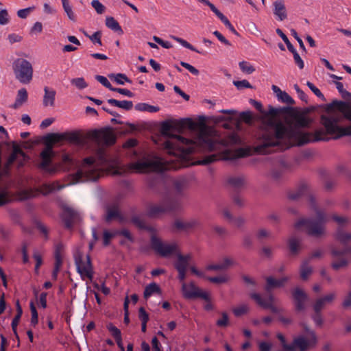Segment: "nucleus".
I'll return each mask as SVG.
<instances>
[{
	"mask_svg": "<svg viewBox=\"0 0 351 351\" xmlns=\"http://www.w3.org/2000/svg\"><path fill=\"white\" fill-rule=\"evenodd\" d=\"M289 169V166L285 161H281L278 166L272 169L271 171V178L276 181L280 180Z\"/></svg>",
	"mask_w": 351,
	"mask_h": 351,
	"instance_id": "393cba45",
	"label": "nucleus"
},
{
	"mask_svg": "<svg viewBox=\"0 0 351 351\" xmlns=\"http://www.w3.org/2000/svg\"><path fill=\"white\" fill-rule=\"evenodd\" d=\"M197 225L198 221L195 219L185 221L176 219L173 223V228L178 232H188L195 228Z\"/></svg>",
	"mask_w": 351,
	"mask_h": 351,
	"instance_id": "4be33fe9",
	"label": "nucleus"
},
{
	"mask_svg": "<svg viewBox=\"0 0 351 351\" xmlns=\"http://www.w3.org/2000/svg\"><path fill=\"white\" fill-rule=\"evenodd\" d=\"M173 128V125L170 122L166 121L162 123V134L169 138L164 143V147L170 154L185 158L200 151L214 152L205 156L200 162L202 165H209L220 160L234 161L247 155L245 150L242 148L234 151L227 149L224 141L213 138L206 131H202L195 139L191 140L171 134Z\"/></svg>",
	"mask_w": 351,
	"mask_h": 351,
	"instance_id": "f03ea898",
	"label": "nucleus"
},
{
	"mask_svg": "<svg viewBox=\"0 0 351 351\" xmlns=\"http://www.w3.org/2000/svg\"><path fill=\"white\" fill-rule=\"evenodd\" d=\"M10 22V16L6 9L0 10V25H5Z\"/></svg>",
	"mask_w": 351,
	"mask_h": 351,
	"instance_id": "864d4df0",
	"label": "nucleus"
},
{
	"mask_svg": "<svg viewBox=\"0 0 351 351\" xmlns=\"http://www.w3.org/2000/svg\"><path fill=\"white\" fill-rule=\"evenodd\" d=\"M335 238L341 243L345 245L351 241V232H346L341 227H339L335 232Z\"/></svg>",
	"mask_w": 351,
	"mask_h": 351,
	"instance_id": "473e14b6",
	"label": "nucleus"
},
{
	"mask_svg": "<svg viewBox=\"0 0 351 351\" xmlns=\"http://www.w3.org/2000/svg\"><path fill=\"white\" fill-rule=\"evenodd\" d=\"M288 280L287 277H283L280 279H275L273 277H267L266 278L267 285L265 286V291L269 293L270 291L276 287H281Z\"/></svg>",
	"mask_w": 351,
	"mask_h": 351,
	"instance_id": "bb28decb",
	"label": "nucleus"
},
{
	"mask_svg": "<svg viewBox=\"0 0 351 351\" xmlns=\"http://www.w3.org/2000/svg\"><path fill=\"white\" fill-rule=\"evenodd\" d=\"M106 25L111 30L117 32L119 34H122L123 33V29L119 23L112 16L106 17Z\"/></svg>",
	"mask_w": 351,
	"mask_h": 351,
	"instance_id": "f704fd0d",
	"label": "nucleus"
},
{
	"mask_svg": "<svg viewBox=\"0 0 351 351\" xmlns=\"http://www.w3.org/2000/svg\"><path fill=\"white\" fill-rule=\"evenodd\" d=\"M135 109L141 112H156L159 110L158 106H154L145 103H138L135 106Z\"/></svg>",
	"mask_w": 351,
	"mask_h": 351,
	"instance_id": "58836bf2",
	"label": "nucleus"
},
{
	"mask_svg": "<svg viewBox=\"0 0 351 351\" xmlns=\"http://www.w3.org/2000/svg\"><path fill=\"white\" fill-rule=\"evenodd\" d=\"M107 102L112 106L122 108L125 110H130L133 108V102L132 101H119L115 99H108Z\"/></svg>",
	"mask_w": 351,
	"mask_h": 351,
	"instance_id": "c756f323",
	"label": "nucleus"
},
{
	"mask_svg": "<svg viewBox=\"0 0 351 351\" xmlns=\"http://www.w3.org/2000/svg\"><path fill=\"white\" fill-rule=\"evenodd\" d=\"M292 111H295V109L290 106L274 107L272 106H269L268 114L271 116H278L287 114Z\"/></svg>",
	"mask_w": 351,
	"mask_h": 351,
	"instance_id": "7c9ffc66",
	"label": "nucleus"
},
{
	"mask_svg": "<svg viewBox=\"0 0 351 351\" xmlns=\"http://www.w3.org/2000/svg\"><path fill=\"white\" fill-rule=\"evenodd\" d=\"M154 293H161V289L160 287L155 282H152L147 285L144 290V298L147 299Z\"/></svg>",
	"mask_w": 351,
	"mask_h": 351,
	"instance_id": "c9c22d12",
	"label": "nucleus"
},
{
	"mask_svg": "<svg viewBox=\"0 0 351 351\" xmlns=\"http://www.w3.org/2000/svg\"><path fill=\"white\" fill-rule=\"evenodd\" d=\"M199 289L196 287L193 282H191L189 284L183 282L182 285V293L186 299L191 300L197 298Z\"/></svg>",
	"mask_w": 351,
	"mask_h": 351,
	"instance_id": "b1692460",
	"label": "nucleus"
},
{
	"mask_svg": "<svg viewBox=\"0 0 351 351\" xmlns=\"http://www.w3.org/2000/svg\"><path fill=\"white\" fill-rule=\"evenodd\" d=\"M24 147L27 149H40L39 168L44 169V135L36 136L28 141L24 142Z\"/></svg>",
	"mask_w": 351,
	"mask_h": 351,
	"instance_id": "dca6fc26",
	"label": "nucleus"
},
{
	"mask_svg": "<svg viewBox=\"0 0 351 351\" xmlns=\"http://www.w3.org/2000/svg\"><path fill=\"white\" fill-rule=\"evenodd\" d=\"M351 254V247H345L341 250L337 249L335 247H331L330 254L332 258L338 259L332 263L331 267L335 270H338L341 267H346L348 264V261L343 256L347 254Z\"/></svg>",
	"mask_w": 351,
	"mask_h": 351,
	"instance_id": "4468645a",
	"label": "nucleus"
},
{
	"mask_svg": "<svg viewBox=\"0 0 351 351\" xmlns=\"http://www.w3.org/2000/svg\"><path fill=\"white\" fill-rule=\"evenodd\" d=\"M97 157L99 161L101 163L106 162L108 160V156L106 150L104 147H99L97 150Z\"/></svg>",
	"mask_w": 351,
	"mask_h": 351,
	"instance_id": "e2e57ef3",
	"label": "nucleus"
},
{
	"mask_svg": "<svg viewBox=\"0 0 351 351\" xmlns=\"http://www.w3.org/2000/svg\"><path fill=\"white\" fill-rule=\"evenodd\" d=\"M86 261L83 260V254L80 252H77L74 254V261L76 265L77 272L81 275L86 276L89 280H92L93 278V267L91 260L89 255L86 256Z\"/></svg>",
	"mask_w": 351,
	"mask_h": 351,
	"instance_id": "f8f14e48",
	"label": "nucleus"
},
{
	"mask_svg": "<svg viewBox=\"0 0 351 351\" xmlns=\"http://www.w3.org/2000/svg\"><path fill=\"white\" fill-rule=\"evenodd\" d=\"M60 219L66 229L72 230L75 226L81 223L82 215L79 210L62 202L60 203Z\"/></svg>",
	"mask_w": 351,
	"mask_h": 351,
	"instance_id": "6e6552de",
	"label": "nucleus"
},
{
	"mask_svg": "<svg viewBox=\"0 0 351 351\" xmlns=\"http://www.w3.org/2000/svg\"><path fill=\"white\" fill-rule=\"evenodd\" d=\"M64 246L62 243H58L55 245L54 247V258L55 263L54 267L52 271L51 278L52 280H56L58 274L60 271L62 264V254L64 251Z\"/></svg>",
	"mask_w": 351,
	"mask_h": 351,
	"instance_id": "412c9836",
	"label": "nucleus"
},
{
	"mask_svg": "<svg viewBox=\"0 0 351 351\" xmlns=\"http://www.w3.org/2000/svg\"><path fill=\"white\" fill-rule=\"evenodd\" d=\"M182 209V206L178 199H163L159 204L148 206L146 215L149 218H156L166 213L180 212Z\"/></svg>",
	"mask_w": 351,
	"mask_h": 351,
	"instance_id": "423d86ee",
	"label": "nucleus"
},
{
	"mask_svg": "<svg viewBox=\"0 0 351 351\" xmlns=\"http://www.w3.org/2000/svg\"><path fill=\"white\" fill-rule=\"evenodd\" d=\"M311 111V108H305L301 112L294 113L292 119L286 124L282 122L272 123L270 131L263 135V141L258 146V151L262 154H269L310 143L351 136V134L343 135L346 132L344 130L351 127V124L340 125V118L334 114L321 115L320 123L324 129L316 130L314 132L304 131L303 129L309 128L313 121L312 118L307 116Z\"/></svg>",
	"mask_w": 351,
	"mask_h": 351,
	"instance_id": "f257e3e1",
	"label": "nucleus"
},
{
	"mask_svg": "<svg viewBox=\"0 0 351 351\" xmlns=\"http://www.w3.org/2000/svg\"><path fill=\"white\" fill-rule=\"evenodd\" d=\"M35 10L34 6L28 7L24 9H21L17 11V16L21 19H26L28 15Z\"/></svg>",
	"mask_w": 351,
	"mask_h": 351,
	"instance_id": "052dcab7",
	"label": "nucleus"
},
{
	"mask_svg": "<svg viewBox=\"0 0 351 351\" xmlns=\"http://www.w3.org/2000/svg\"><path fill=\"white\" fill-rule=\"evenodd\" d=\"M249 311V307L246 304L240 305L233 309V313L236 317H240Z\"/></svg>",
	"mask_w": 351,
	"mask_h": 351,
	"instance_id": "5fc2aeb1",
	"label": "nucleus"
},
{
	"mask_svg": "<svg viewBox=\"0 0 351 351\" xmlns=\"http://www.w3.org/2000/svg\"><path fill=\"white\" fill-rule=\"evenodd\" d=\"M335 298L336 293L335 292H331L317 298L312 306L313 310L322 311L324 306L326 304L332 303Z\"/></svg>",
	"mask_w": 351,
	"mask_h": 351,
	"instance_id": "5701e85b",
	"label": "nucleus"
},
{
	"mask_svg": "<svg viewBox=\"0 0 351 351\" xmlns=\"http://www.w3.org/2000/svg\"><path fill=\"white\" fill-rule=\"evenodd\" d=\"M108 77L111 80H114L117 84H120V85H123L124 81L126 82H128V83H132L131 80H130L127 77V75L123 73H117V74L112 73V74L109 75Z\"/></svg>",
	"mask_w": 351,
	"mask_h": 351,
	"instance_id": "ea45409f",
	"label": "nucleus"
},
{
	"mask_svg": "<svg viewBox=\"0 0 351 351\" xmlns=\"http://www.w3.org/2000/svg\"><path fill=\"white\" fill-rule=\"evenodd\" d=\"M64 141L75 145L82 143V138L75 132L45 134V175H53L62 169L69 170L77 166V161L68 154L62 155L61 164L52 160L54 155L53 146L61 144Z\"/></svg>",
	"mask_w": 351,
	"mask_h": 351,
	"instance_id": "20e7f679",
	"label": "nucleus"
},
{
	"mask_svg": "<svg viewBox=\"0 0 351 351\" xmlns=\"http://www.w3.org/2000/svg\"><path fill=\"white\" fill-rule=\"evenodd\" d=\"M228 183L234 189H239L245 185V178L244 176H230L228 179Z\"/></svg>",
	"mask_w": 351,
	"mask_h": 351,
	"instance_id": "2f4dec72",
	"label": "nucleus"
},
{
	"mask_svg": "<svg viewBox=\"0 0 351 351\" xmlns=\"http://www.w3.org/2000/svg\"><path fill=\"white\" fill-rule=\"evenodd\" d=\"M71 84L75 86L78 89H84L88 86L87 83L83 77H77L71 80Z\"/></svg>",
	"mask_w": 351,
	"mask_h": 351,
	"instance_id": "4d7b16f0",
	"label": "nucleus"
},
{
	"mask_svg": "<svg viewBox=\"0 0 351 351\" xmlns=\"http://www.w3.org/2000/svg\"><path fill=\"white\" fill-rule=\"evenodd\" d=\"M291 295L294 300L295 311H304L306 309V302L308 299V295L300 287L293 289Z\"/></svg>",
	"mask_w": 351,
	"mask_h": 351,
	"instance_id": "6ab92c4d",
	"label": "nucleus"
},
{
	"mask_svg": "<svg viewBox=\"0 0 351 351\" xmlns=\"http://www.w3.org/2000/svg\"><path fill=\"white\" fill-rule=\"evenodd\" d=\"M171 38H172L173 40H176V42H178V43H180L182 46H183L184 47L192 51H195L196 53H200V54H203L204 55L205 53L203 52V51H199L198 49H197L195 47H194L191 44H190L189 42H187L186 40L180 38V37H178V36H170Z\"/></svg>",
	"mask_w": 351,
	"mask_h": 351,
	"instance_id": "4c0bfd02",
	"label": "nucleus"
},
{
	"mask_svg": "<svg viewBox=\"0 0 351 351\" xmlns=\"http://www.w3.org/2000/svg\"><path fill=\"white\" fill-rule=\"evenodd\" d=\"M85 36L88 37L93 44H98L99 45L101 46V32L100 31L95 32L92 35H88V34L85 33Z\"/></svg>",
	"mask_w": 351,
	"mask_h": 351,
	"instance_id": "3c124183",
	"label": "nucleus"
},
{
	"mask_svg": "<svg viewBox=\"0 0 351 351\" xmlns=\"http://www.w3.org/2000/svg\"><path fill=\"white\" fill-rule=\"evenodd\" d=\"M151 247L160 256L169 258L176 255L179 252L178 245L173 243L163 242L156 235H152L150 239Z\"/></svg>",
	"mask_w": 351,
	"mask_h": 351,
	"instance_id": "9b49d317",
	"label": "nucleus"
},
{
	"mask_svg": "<svg viewBox=\"0 0 351 351\" xmlns=\"http://www.w3.org/2000/svg\"><path fill=\"white\" fill-rule=\"evenodd\" d=\"M12 153L16 155H18V156L19 155V156H22L24 159L27 158L25 153L21 149L19 145L15 141L12 142Z\"/></svg>",
	"mask_w": 351,
	"mask_h": 351,
	"instance_id": "774afa93",
	"label": "nucleus"
},
{
	"mask_svg": "<svg viewBox=\"0 0 351 351\" xmlns=\"http://www.w3.org/2000/svg\"><path fill=\"white\" fill-rule=\"evenodd\" d=\"M106 327L108 331L114 337V339L115 340H119V338L121 337V330L115 326H114L112 323H109Z\"/></svg>",
	"mask_w": 351,
	"mask_h": 351,
	"instance_id": "de8ad7c7",
	"label": "nucleus"
},
{
	"mask_svg": "<svg viewBox=\"0 0 351 351\" xmlns=\"http://www.w3.org/2000/svg\"><path fill=\"white\" fill-rule=\"evenodd\" d=\"M61 1L62 3L63 9L69 19L72 21H75L76 17L74 12L72 10V7L69 3V0H61Z\"/></svg>",
	"mask_w": 351,
	"mask_h": 351,
	"instance_id": "a19ab883",
	"label": "nucleus"
},
{
	"mask_svg": "<svg viewBox=\"0 0 351 351\" xmlns=\"http://www.w3.org/2000/svg\"><path fill=\"white\" fill-rule=\"evenodd\" d=\"M310 258L304 260L300 265V277L303 280H306L313 272V268L309 265Z\"/></svg>",
	"mask_w": 351,
	"mask_h": 351,
	"instance_id": "c85d7f7f",
	"label": "nucleus"
},
{
	"mask_svg": "<svg viewBox=\"0 0 351 351\" xmlns=\"http://www.w3.org/2000/svg\"><path fill=\"white\" fill-rule=\"evenodd\" d=\"M43 31V24L40 22H36L34 23L33 27L31 28L29 31V34L31 36H37L38 34L41 33Z\"/></svg>",
	"mask_w": 351,
	"mask_h": 351,
	"instance_id": "680f3d73",
	"label": "nucleus"
},
{
	"mask_svg": "<svg viewBox=\"0 0 351 351\" xmlns=\"http://www.w3.org/2000/svg\"><path fill=\"white\" fill-rule=\"evenodd\" d=\"M207 279L210 282L215 283V284L225 283L228 280V278L226 276L208 277Z\"/></svg>",
	"mask_w": 351,
	"mask_h": 351,
	"instance_id": "69168bd1",
	"label": "nucleus"
},
{
	"mask_svg": "<svg viewBox=\"0 0 351 351\" xmlns=\"http://www.w3.org/2000/svg\"><path fill=\"white\" fill-rule=\"evenodd\" d=\"M274 14L277 16L278 19L283 21L287 17L286 8L282 0H276L273 3Z\"/></svg>",
	"mask_w": 351,
	"mask_h": 351,
	"instance_id": "a878e982",
	"label": "nucleus"
},
{
	"mask_svg": "<svg viewBox=\"0 0 351 351\" xmlns=\"http://www.w3.org/2000/svg\"><path fill=\"white\" fill-rule=\"evenodd\" d=\"M316 219L314 218H301L294 224L295 228L299 230L302 228L307 234L311 237H319L324 234V224L327 221V217L325 213L316 208Z\"/></svg>",
	"mask_w": 351,
	"mask_h": 351,
	"instance_id": "39448f33",
	"label": "nucleus"
},
{
	"mask_svg": "<svg viewBox=\"0 0 351 351\" xmlns=\"http://www.w3.org/2000/svg\"><path fill=\"white\" fill-rule=\"evenodd\" d=\"M278 99L282 103H285L287 104H293L295 103L294 100L285 91L280 92V93L278 94L277 97Z\"/></svg>",
	"mask_w": 351,
	"mask_h": 351,
	"instance_id": "09e8293b",
	"label": "nucleus"
},
{
	"mask_svg": "<svg viewBox=\"0 0 351 351\" xmlns=\"http://www.w3.org/2000/svg\"><path fill=\"white\" fill-rule=\"evenodd\" d=\"M300 326H302L304 331L309 335L310 338L306 339L303 335L295 337L291 343V346H285L287 351H296L298 349L300 351H306L316 346L317 338L315 331L311 330L305 323H301Z\"/></svg>",
	"mask_w": 351,
	"mask_h": 351,
	"instance_id": "0eeeda50",
	"label": "nucleus"
},
{
	"mask_svg": "<svg viewBox=\"0 0 351 351\" xmlns=\"http://www.w3.org/2000/svg\"><path fill=\"white\" fill-rule=\"evenodd\" d=\"M223 215L226 219L233 222L234 225L239 228L241 227L245 223V219L241 217L234 219L228 208H224L223 210Z\"/></svg>",
	"mask_w": 351,
	"mask_h": 351,
	"instance_id": "e433bc0d",
	"label": "nucleus"
},
{
	"mask_svg": "<svg viewBox=\"0 0 351 351\" xmlns=\"http://www.w3.org/2000/svg\"><path fill=\"white\" fill-rule=\"evenodd\" d=\"M27 99V91L25 88H22L18 90L15 102L10 107L14 109H18L25 104Z\"/></svg>",
	"mask_w": 351,
	"mask_h": 351,
	"instance_id": "cd10ccee",
	"label": "nucleus"
},
{
	"mask_svg": "<svg viewBox=\"0 0 351 351\" xmlns=\"http://www.w3.org/2000/svg\"><path fill=\"white\" fill-rule=\"evenodd\" d=\"M125 215L130 217V222L141 230L150 231L152 228L147 226L145 220L141 218L143 213L139 214L137 207L130 206L125 212Z\"/></svg>",
	"mask_w": 351,
	"mask_h": 351,
	"instance_id": "f3484780",
	"label": "nucleus"
},
{
	"mask_svg": "<svg viewBox=\"0 0 351 351\" xmlns=\"http://www.w3.org/2000/svg\"><path fill=\"white\" fill-rule=\"evenodd\" d=\"M30 310L32 313L31 324L34 326L38 324V313L33 301L30 302L29 304Z\"/></svg>",
	"mask_w": 351,
	"mask_h": 351,
	"instance_id": "13d9d810",
	"label": "nucleus"
},
{
	"mask_svg": "<svg viewBox=\"0 0 351 351\" xmlns=\"http://www.w3.org/2000/svg\"><path fill=\"white\" fill-rule=\"evenodd\" d=\"M239 65L240 69L243 73H245L247 74H251L255 71V69L254 68V66H252L249 62H247L246 61L240 62L239 63Z\"/></svg>",
	"mask_w": 351,
	"mask_h": 351,
	"instance_id": "8fccbe9b",
	"label": "nucleus"
},
{
	"mask_svg": "<svg viewBox=\"0 0 351 351\" xmlns=\"http://www.w3.org/2000/svg\"><path fill=\"white\" fill-rule=\"evenodd\" d=\"M313 313L311 315V319L314 322L317 327H322L324 324V319L322 317V311H313Z\"/></svg>",
	"mask_w": 351,
	"mask_h": 351,
	"instance_id": "a18cd8bd",
	"label": "nucleus"
},
{
	"mask_svg": "<svg viewBox=\"0 0 351 351\" xmlns=\"http://www.w3.org/2000/svg\"><path fill=\"white\" fill-rule=\"evenodd\" d=\"M119 203L118 202H113L112 204H108L106 207V221L110 222L112 219H117L119 222H126L128 219L126 216H124L120 213L119 210Z\"/></svg>",
	"mask_w": 351,
	"mask_h": 351,
	"instance_id": "aec40b11",
	"label": "nucleus"
},
{
	"mask_svg": "<svg viewBox=\"0 0 351 351\" xmlns=\"http://www.w3.org/2000/svg\"><path fill=\"white\" fill-rule=\"evenodd\" d=\"M250 298L254 300L260 306L265 309H269L274 313H278L280 312L278 308L274 305V296L271 293H269L266 295V298L263 299L259 293H250Z\"/></svg>",
	"mask_w": 351,
	"mask_h": 351,
	"instance_id": "2eb2a0df",
	"label": "nucleus"
},
{
	"mask_svg": "<svg viewBox=\"0 0 351 351\" xmlns=\"http://www.w3.org/2000/svg\"><path fill=\"white\" fill-rule=\"evenodd\" d=\"M177 257L176 261L174 262L173 266L177 271L187 270L189 263L184 261V258L182 257V254L180 251L176 254Z\"/></svg>",
	"mask_w": 351,
	"mask_h": 351,
	"instance_id": "72a5a7b5",
	"label": "nucleus"
},
{
	"mask_svg": "<svg viewBox=\"0 0 351 351\" xmlns=\"http://www.w3.org/2000/svg\"><path fill=\"white\" fill-rule=\"evenodd\" d=\"M91 5L95 8L98 14H102L105 11V6L99 0H93Z\"/></svg>",
	"mask_w": 351,
	"mask_h": 351,
	"instance_id": "338daca9",
	"label": "nucleus"
},
{
	"mask_svg": "<svg viewBox=\"0 0 351 351\" xmlns=\"http://www.w3.org/2000/svg\"><path fill=\"white\" fill-rule=\"evenodd\" d=\"M56 91L53 90H48L45 87V106H54Z\"/></svg>",
	"mask_w": 351,
	"mask_h": 351,
	"instance_id": "c03bdc74",
	"label": "nucleus"
},
{
	"mask_svg": "<svg viewBox=\"0 0 351 351\" xmlns=\"http://www.w3.org/2000/svg\"><path fill=\"white\" fill-rule=\"evenodd\" d=\"M221 316V318L217 321L216 324L219 327H226L229 324L228 315L226 312H223Z\"/></svg>",
	"mask_w": 351,
	"mask_h": 351,
	"instance_id": "0e129e2a",
	"label": "nucleus"
},
{
	"mask_svg": "<svg viewBox=\"0 0 351 351\" xmlns=\"http://www.w3.org/2000/svg\"><path fill=\"white\" fill-rule=\"evenodd\" d=\"M306 85L317 97L320 98L323 101L326 100L324 95L322 94L320 90L313 83L308 81L306 82Z\"/></svg>",
	"mask_w": 351,
	"mask_h": 351,
	"instance_id": "6e6d98bb",
	"label": "nucleus"
},
{
	"mask_svg": "<svg viewBox=\"0 0 351 351\" xmlns=\"http://www.w3.org/2000/svg\"><path fill=\"white\" fill-rule=\"evenodd\" d=\"M95 79L100 82L104 86L108 88L110 90L112 91L114 88L108 79L102 75H95Z\"/></svg>",
	"mask_w": 351,
	"mask_h": 351,
	"instance_id": "bf43d9fd",
	"label": "nucleus"
},
{
	"mask_svg": "<svg viewBox=\"0 0 351 351\" xmlns=\"http://www.w3.org/2000/svg\"><path fill=\"white\" fill-rule=\"evenodd\" d=\"M289 248L293 255L297 254L300 250V241L295 237H291L288 241Z\"/></svg>",
	"mask_w": 351,
	"mask_h": 351,
	"instance_id": "79ce46f5",
	"label": "nucleus"
},
{
	"mask_svg": "<svg viewBox=\"0 0 351 351\" xmlns=\"http://www.w3.org/2000/svg\"><path fill=\"white\" fill-rule=\"evenodd\" d=\"M337 179L336 176L327 177L324 180V189L326 191H332L337 184Z\"/></svg>",
	"mask_w": 351,
	"mask_h": 351,
	"instance_id": "37998d69",
	"label": "nucleus"
},
{
	"mask_svg": "<svg viewBox=\"0 0 351 351\" xmlns=\"http://www.w3.org/2000/svg\"><path fill=\"white\" fill-rule=\"evenodd\" d=\"M287 197H315V194L311 186L307 182L302 180Z\"/></svg>",
	"mask_w": 351,
	"mask_h": 351,
	"instance_id": "a211bd4d",
	"label": "nucleus"
},
{
	"mask_svg": "<svg viewBox=\"0 0 351 351\" xmlns=\"http://www.w3.org/2000/svg\"><path fill=\"white\" fill-rule=\"evenodd\" d=\"M130 168L138 173H151L147 176V182L149 187L155 190L168 185L175 194L179 195L189 185L186 177H180L167 182L165 172L171 169L176 170L180 168V166L172 164L161 157L155 156L152 159L138 160L131 163Z\"/></svg>",
	"mask_w": 351,
	"mask_h": 351,
	"instance_id": "7ed1b4c3",
	"label": "nucleus"
},
{
	"mask_svg": "<svg viewBox=\"0 0 351 351\" xmlns=\"http://www.w3.org/2000/svg\"><path fill=\"white\" fill-rule=\"evenodd\" d=\"M13 70L16 78L26 84L32 79L33 69L31 63L25 59L18 58L13 62Z\"/></svg>",
	"mask_w": 351,
	"mask_h": 351,
	"instance_id": "9d476101",
	"label": "nucleus"
},
{
	"mask_svg": "<svg viewBox=\"0 0 351 351\" xmlns=\"http://www.w3.org/2000/svg\"><path fill=\"white\" fill-rule=\"evenodd\" d=\"M233 84L239 90H243L244 88H253L251 84L246 80H234Z\"/></svg>",
	"mask_w": 351,
	"mask_h": 351,
	"instance_id": "49530a36",
	"label": "nucleus"
},
{
	"mask_svg": "<svg viewBox=\"0 0 351 351\" xmlns=\"http://www.w3.org/2000/svg\"><path fill=\"white\" fill-rule=\"evenodd\" d=\"M64 187V185H60L58 183H53L52 184H49L45 182V196H47L48 193H53L56 191H59Z\"/></svg>",
	"mask_w": 351,
	"mask_h": 351,
	"instance_id": "603ef678",
	"label": "nucleus"
},
{
	"mask_svg": "<svg viewBox=\"0 0 351 351\" xmlns=\"http://www.w3.org/2000/svg\"><path fill=\"white\" fill-rule=\"evenodd\" d=\"M343 99L346 101L335 99L331 103L323 105L322 107L326 112L337 111L345 119L351 121V105L349 103H351V93H346Z\"/></svg>",
	"mask_w": 351,
	"mask_h": 351,
	"instance_id": "1a4fd4ad",
	"label": "nucleus"
},
{
	"mask_svg": "<svg viewBox=\"0 0 351 351\" xmlns=\"http://www.w3.org/2000/svg\"><path fill=\"white\" fill-rule=\"evenodd\" d=\"M95 163V158L92 156L85 158L77 173L79 178L81 179L84 176L88 180H96L99 178V175Z\"/></svg>",
	"mask_w": 351,
	"mask_h": 351,
	"instance_id": "ddd939ff",
	"label": "nucleus"
}]
</instances>
